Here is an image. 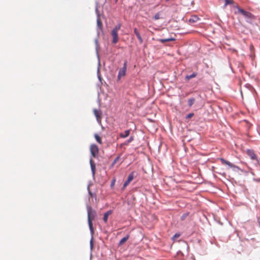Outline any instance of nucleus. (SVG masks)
I'll return each instance as SVG.
<instances>
[{"label": "nucleus", "instance_id": "obj_1", "mask_svg": "<svg viewBox=\"0 0 260 260\" xmlns=\"http://www.w3.org/2000/svg\"><path fill=\"white\" fill-rule=\"evenodd\" d=\"M87 214H88V223L89 227L91 234L93 233V228L92 225V220L94 219L96 215V213L93 211L91 207L88 206L87 207Z\"/></svg>", "mask_w": 260, "mask_h": 260}, {"label": "nucleus", "instance_id": "obj_2", "mask_svg": "<svg viewBox=\"0 0 260 260\" xmlns=\"http://www.w3.org/2000/svg\"><path fill=\"white\" fill-rule=\"evenodd\" d=\"M121 25L120 23H118L116 25L111 31V36L112 37V43L116 44L119 41V37L118 35V32L121 28Z\"/></svg>", "mask_w": 260, "mask_h": 260}, {"label": "nucleus", "instance_id": "obj_3", "mask_svg": "<svg viewBox=\"0 0 260 260\" xmlns=\"http://www.w3.org/2000/svg\"><path fill=\"white\" fill-rule=\"evenodd\" d=\"M235 13H240L242 15H243L245 18H246L248 19V22H250V21H252L255 19V16L252 14L239 7H237V12H235Z\"/></svg>", "mask_w": 260, "mask_h": 260}, {"label": "nucleus", "instance_id": "obj_4", "mask_svg": "<svg viewBox=\"0 0 260 260\" xmlns=\"http://www.w3.org/2000/svg\"><path fill=\"white\" fill-rule=\"evenodd\" d=\"M127 68V61H125L123 64V67L120 69L118 72L117 76L118 80H120L121 78L124 77L125 75Z\"/></svg>", "mask_w": 260, "mask_h": 260}, {"label": "nucleus", "instance_id": "obj_5", "mask_svg": "<svg viewBox=\"0 0 260 260\" xmlns=\"http://www.w3.org/2000/svg\"><path fill=\"white\" fill-rule=\"evenodd\" d=\"M246 154L251 159L255 160L257 162H259L257 156L253 150L247 149L246 150Z\"/></svg>", "mask_w": 260, "mask_h": 260}, {"label": "nucleus", "instance_id": "obj_6", "mask_svg": "<svg viewBox=\"0 0 260 260\" xmlns=\"http://www.w3.org/2000/svg\"><path fill=\"white\" fill-rule=\"evenodd\" d=\"M90 152L91 153V155L93 157H95L99 153V148L98 147L95 145L92 144L90 146Z\"/></svg>", "mask_w": 260, "mask_h": 260}, {"label": "nucleus", "instance_id": "obj_7", "mask_svg": "<svg viewBox=\"0 0 260 260\" xmlns=\"http://www.w3.org/2000/svg\"><path fill=\"white\" fill-rule=\"evenodd\" d=\"M134 178V172H132L128 176L127 180L125 181L123 185V189H124L129 183L133 180Z\"/></svg>", "mask_w": 260, "mask_h": 260}, {"label": "nucleus", "instance_id": "obj_8", "mask_svg": "<svg viewBox=\"0 0 260 260\" xmlns=\"http://www.w3.org/2000/svg\"><path fill=\"white\" fill-rule=\"evenodd\" d=\"M134 31L135 34L136 35L137 38L138 39V40L140 42V43L142 44L143 42V40L142 38L141 37L139 32L138 31V30L137 29V28H135L134 29Z\"/></svg>", "mask_w": 260, "mask_h": 260}, {"label": "nucleus", "instance_id": "obj_9", "mask_svg": "<svg viewBox=\"0 0 260 260\" xmlns=\"http://www.w3.org/2000/svg\"><path fill=\"white\" fill-rule=\"evenodd\" d=\"M112 213H113V211L112 210H109L104 213V217H103V220L105 223L107 222L109 216L111 215L112 214Z\"/></svg>", "mask_w": 260, "mask_h": 260}, {"label": "nucleus", "instance_id": "obj_10", "mask_svg": "<svg viewBox=\"0 0 260 260\" xmlns=\"http://www.w3.org/2000/svg\"><path fill=\"white\" fill-rule=\"evenodd\" d=\"M94 114L96 118L98 121L101 120V112L100 110L97 109H94Z\"/></svg>", "mask_w": 260, "mask_h": 260}, {"label": "nucleus", "instance_id": "obj_11", "mask_svg": "<svg viewBox=\"0 0 260 260\" xmlns=\"http://www.w3.org/2000/svg\"><path fill=\"white\" fill-rule=\"evenodd\" d=\"M220 160L222 164L226 165L229 166V167H230L231 168H233L234 167V165L233 164H232L230 161H227L222 158H220Z\"/></svg>", "mask_w": 260, "mask_h": 260}, {"label": "nucleus", "instance_id": "obj_12", "mask_svg": "<svg viewBox=\"0 0 260 260\" xmlns=\"http://www.w3.org/2000/svg\"><path fill=\"white\" fill-rule=\"evenodd\" d=\"M129 134H130V130L128 129V130H126L123 133H120L119 136L121 138H125L127 137L129 135Z\"/></svg>", "mask_w": 260, "mask_h": 260}, {"label": "nucleus", "instance_id": "obj_13", "mask_svg": "<svg viewBox=\"0 0 260 260\" xmlns=\"http://www.w3.org/2000/svg\"><path fill=\"white\" fill-rule=\"evenodd\" d=\"M129 235H127L125 237H123L121 239V240L119 241V245H123L125 242L127 241V240L129 239Z\"/></svg>", "mask_w": 260, "mask_h": 260}, {"label": "nucleus", "instance_id": "obj_14", "mask_svg": "<svg viewBox=\"0 0 260 260\" xmlns=\"http://www.w3.org/2000/svg\"><path fill=\"white\" fill-rule=\"evenodd\" d=\"M175 39L174 38H168V39H159L158 41L161 42V43H164L165 42H170V41H175Z\"/></svg>", "mask_w": 260, "mask_h": 260}, {"label": "nucleus", "instance_id": "obj_15", "mask_svg": "<svg viewBox=\"0 0 260 260\" xmlns=\"http://www.w3.org/2000/svg\"><path fill=\"white\" fill-rule=\"evenodd\" d=\"M196 100L194 98H192L188 100V105L189 107H191L195 103Z\"/></svg>", "mask_w": 260, "mask_h": 260}, {"label": "nucleus", "instance_id": "obj_16", "mask_svg": "<svg viewBox=\"0 0 260 260\" xmlns=\"http://www.w3.org/2000/svg\"><path fill=\"white\" fill-rule=\"evenodd\" d=\"M197 74L196 73H192L191 75H187L185 77V79L187 80V81H188L191 78H194L197 76Z\"/></svg>", "mask_w": 260, "mask_h": 260}, {"label": "nucleus", "instance_id": "obj_17", "mask_svg": "<svg viewBox=\"0 0 260 260\" xmlns=\"http://www.w3.org/2000/svg\"><path fill=\"white\" fill-rule=\"evenodd\" d=\"M199 18L196 16H192L189 20V22H196L199 20Z\"/></svg>", "mask_w": 260, "mask_h": 260}, {"label": "nucleus", "instance_id": "obj_18", "mask_svg": "<svg viewBox=\"0 0 260 260\" xmlns=\"http://www.w3.org/2000/svg\"><path fill=\"white\" fill-rule=\"evenodd\" d=\"M94 138L96 140V141L100 144H102V139L100 137V136L97 134H95L94 135Z\"/></svg>", "mask_w": 260, "mask_h": 260}, {"label": "nucleus", "instance_id": "obj_19", "mask_svg": "<svg viewBox=\"0 0 260 260\" xmlns=\"http://www.w3.org/2000/svg\"><path fill=\"white\" fill-rule=\"evenodd\" d=\"M90 166H91V168L92 170V173H93V174H94L95 173V165L94 164L92 159H90Z\"/></svg>", "mask_w": 260, "mask_h": 260}, {"label": "nucleus", "instance_id": "obj_20", "mask_svg": "<svg viewBox=\"0 0 260 260\" xmlns=\"http://www.w3.org/2000/svg\"><path fill=\"white\" fill-rule=\"evenodd\" d=\"M97 25H98V28L100 30H102V22H101V21L100 20V19L99 18H98L97 20Z\"/></svg>", "mask_w": 260, "mask_h": 260}, {"label": "nucleus", "instance_id": "obj_21", "mask_svg": "<svg viewBox=\"0 0 260 260\" xmlns=\"http://www.w3.org/2000/svg\"><path fill=\"white\" fill-rule=\"evenodd\" d=\"M133 140V137H131L128 140L126 141L124 143L122 144L121 145V146H122V145H127Z\"/></svg>", "mask_w": 260, "mask_h": 260}, {"label": "nucleus", "instance_id": "obj_22", "mask_svg": "<svg viewBox=\"0 0 260 260\" xmlns=\"http://www.w3.org/2000/svg\"><path fill=\"white\" fill-rule=\"evenodd\" d=\"M234 3L233 0H225L224 6H226L230 4H233Z\"/></svg>", "mask_w": 260, "mask_h": 260}, {"label": "nucleus", "instance_id": "obj_23", "mask_svg": "<svg viewBox=\"0 0 260 260\" xmlns=\"http://www.w3.org/2000/svg\"><path fill=\"white\" fill-rule=\"evenodd\" d=\"M153 18H154L155 20H158V19H159L160 18V15H159V13H156V14L154 15V17H153Z\"/></svg>", "mask_w": 260, "mask_h": 260}, {"label": "nucleus", "instance_id": "obj_24", "mask_svg": "<svg viewBox=\"0 0 260 260\" xmlns=\"http://www.w3.org/2000/svg\"><path fill=\"white\" fill-rule=\"evenodd\" d=\"M193 115H194V114L193 113H189V114L187 115V116L186 117V119L191 118V117H193Z\"/></svg>", "mask_w": 260, "mask_h": 260}, {"label": "nucleus", "instance_id": "obj_25", "mask_svg": "<svg viewBox=\"0 0 260 260\" xmlns=\"http://www.w3.org/2000/svg\"><path fill=\"white\" fill-rule=\"evenodd\" d=\"M188 215V214H183L182 216H181V219L182 220H184V218Z\"/></svg>", "mask_w": 260, "mask_h": 260}, {"label": "nucleus", "instance_id": "obj_26", "mask_svg": "<svg viewBox=\"0 0 260 260\" xmlns=\"http://www.w3.org/2000/svg\"><path fill=\"white\" fill-rule=\"evenodd\" d=\"M179 236H180V235H179V234H176L174 236V238H177L179 237Z\"/></svg>", "mask_w": 260, "mask_h": 260}, {"label": "nucleus", "instance_id": "obj_27", "mask_svg": "<svg viewBox=\"0 0 260 260\" xmlns=\"http://www.w3.org/2000/svg\"><path fill=\"white\" fill-rule=\"evenodd\" d=\"M253 46L252 45H251V46H250V49H253Z\"/></svg>", "mask_w": 260, "mask_h": 260}, {"label": "nucleus", "instance_id": "obj_28", "mask_svg": "<svg viewBox=\"0 0 260 260\" xmlns=\"http://www.w3.org/2000/svg\"><path fill=\"white\" fill-rule=\"evenodd\" d=\"M89 194H90V196H92V193H91V192H90V191H89Z\"/></svg>", "mask_w": 260, "mask_h": 260}, {"label": "nucleus", "instance_id": "obj_29", "mask_svg": "<svg viewBox=\"0 0 260 260\" xmlns=\"http://www.w3.org/2000/svg\"><path fill=\"white\" fill-rule=\"evenodd\" d=\"M114 184V181H113V183H112V185Z\"/></svg>", "mask_w": 260, "mask_h": 260}, {"label": "nucleus", "instance_id": "obj_30", "mask_svg": "<svg viewBox=\"0 0 260 260\" xmlns=\"http://www.w3.org/2000/svg\"><path fill=\"white\" fill-rule=\"evenodd\" d=\"M116 1H117V0H116Z\"/></svg>", "mask_w": 260, "mask_h": 260}]
</instances>
